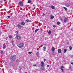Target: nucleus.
Segmentation results:
<instances>
[{
  "label": "nucleus",
  "instance_id": "1",
  "mask_svg": "<svg viewBox=\"0 0 73 73\" xmlns=\"http://www.w3.org/2000/svg\"><path fill=\"white\" fill-rule=\"evenodd\" d=\"M10 59L11 61H15L16 59V56H11Z\"/></svg>",
  "mask_w": 73,
  "mask_h": 73
},
{
  "label": "nucleus",
  "instance_id": "2",
  "mask_svg": "<svg viewBox=\"0 0 73 73\" xmlns=\"http://www.w3.org/2000/svg\"><path fill=\"white\" fill-rule=\"evenodd\" d=\"M16 37L18 40H19L21 38V36L18 35H16Z\"/></svg>",
  "mask_w": 73,
  "mask_h": 73
},
{
  "label": "nucleus",
  "instance_id": "3",
  "mask_svg": "<svg viewBox=\"0 0 73 73\" xmlns=\"http://www.w3.org/2000/svg\"><path fill=\"white\" fill-rule=\"evenodd\" d=\"M20 6H21V7H24V5L23 4V2L21 1H20L18 4Z\"/></svg>",
  "mask_w": 73,
  "mask_h": 73
},
{
  "label": "nucleus",
  "instance_id": "4",
  "mask_svg": "<svg viewBox=\"0 0 73 73\" xmlns=\"http://www.w3.org/2000/svg\"><path fill=\"white\" fill-rule=\"evenodd\" d=\"M41 64V66L42 67H44V66H45V65H44V62L43 61H42Z\"/></svg>",
  "mask_w": 73,
  "mask_h": 73
},
{
  "label": "nucleus",
  "instance_id": "5",
  "mask_svg": "<svg viewBox=\"0 0 73 73\" xmlns=\"http://www.w3.org/2000/svg\"><path fill=\"white\" fill-rule=\"evenodd\" d=\"M54 18V16H53L52 15H51L50 16V20H52V19H53Z\"/></svg>",
  "mask_w": 73,
  "mask_h": 73
},
{
  "label": "nucleus",
  "instance_id": "6",
  "mask_svg": "<svg viewBox=\"0 0 73 73\" xmlns=\"http://www.w3.org/2000/svg\"><path fill=\"white\" fill-rule=\"evenodd\" d=\"M68 21V19L66 18H65L64 20V23H66Z\"/></svg>",
  "mask_w": 73,
  "mask_h": 73
},
{
  "label": "nucleus",
  "instance_id": "7",
  "mask_svg": "<svg viewBox=\"0 0 73 73\" xmlns=\"http://www.w3.org/2000/svg\"><path fill=\"white\" fill-rule=\"evenodd\" d=\"M64 68V66H61L60 68L62 72H64V69H63Z\"/></svg>",
  "mask_w": 73,
  "mask_h": 73
},
{
  "label": "nucleus",
  "instance_id": "8",
  "mask_svg": "<svg viewBox=\"0 0 73 73\" xmlns=\"http://www.w3.org/2000/svg\"><path fill=\"white\" fill-rule=\"evenodd\" d=\"M21 25L22 26H24L25 25V22H22L21 23Z\"/></svg>",
  "mask_w": 73,
  "mask_h": 73
},
{
  "label": "nucleus",
  "instance_id": "9",
  "mask_svg": "<svg viewBox=\"0 0 73 73\" xmlns=\"http://www.w3.org/2000/svg\"><path fill=\"white\" fill-rule=\"evenodd\" d=\"M17 26L19 28V29H21V28L22 26L21 25L18 24L17 25Z\"/></svg>",
  "mask_w": 73,
  "mask_h": 73
},
{
  "label": "nucleus",
  "instance_id": "10",
  "mask_svg": "<svg viewBox=\"0 0 73 73\" xmlns=\"http://www.w3.org/2000/svg\"><path fill=\"white\" fill-rule=\"evenodd\" d=\"M70 3H67L66 5V7H69V6H70Z\"/></svg>",
  "mask_w": 73,
  "mask_h": 73
},
{
  "label": "nucleus",
  "instance_id": "11",
  "mask_svg": "<svg viewBox=\"0 0 73 73\" xmlns=\"http://www.w3.org/2000/svg\"><path fill=\"white\" fill-rule=\"evenodd\" d=\"M26 22H27V23H31V20H29L28 19H27L26 20Z\"/></svg>",
  "mask_w": 73,
  "mask_h": 73
},
{
  "label": "nucleus",
  "instance_id": "12",
  "mask_svg": "<svg viewBox=\"0 0 73 73\" xmlns=\"http://www.w3.org/2000/svg\"><path fill=\"white\" fill-rule=\"evenodd\" d=\"M58 53H61V49H58Z\"/></svg>",
  "mask_w": 73,
  "mask_h": 73
},
{
  "label": "nucleus",
  "instance_id": "13",
  "mask_svg": "<svg viewBox=\"0 0 73 73\" xmlns=\"http://www.w3.org/2000/svg\"><path fill=\"white\" fill-rule=\"evenodd\" d=\"M55 50V48L54 47H52L51 48V50L52 52H54V51Z\"/></svg>",
  "mask_w": 73,
  "mask_h": 73
},
{
  "label": "nucleus",
  "instance_id": "14",
  "mask_svg": "<svg viewBox=\"0 0 73 73\" xmlns=\"http://www.w3.org/2000/svg\"><path fill=\"white\" fill-rule=\"evenodd\" d=\"M51 7L53 9H55V7L54 6H51Z\"/></svg>",
  "mask_w": 73,
  "mask_h": 73
},
{
  "label": "nucleus",
  "instance_id": "15",
  "mask_svg": "<svg viewBox=\"0 0 73 73\" xmlns=\"http://www.w3.org/2000/svg\"><path fill=\"white\" fill-rule=\"evenodd\" d=\"M63 8H64V9L65 10V11H68V9H67L66 7H64Z\"/></svg>",
  "mask_w": 73,
  "mask_h": 73
},
{
  "label": "nucleus",
  "instance_id": "16",
  "mask_svg": "<svg viewBox=\"0 0 73 73\" xmlns=\"http://www.w3.org/2000/svg\"><path fill=\"white\" fill-rule=\"evenodd\" d=\"M23 45L24 44H23V43H21L19 45V46H23Z\"/></svg>",
  "mask_w": 73,
  "mask_h": 73
},
{
  "label": "nucleus",
  "instance_id": "17",
  "mask_svg": "<svg viewBox=\"0 0 73 73\" xmlns=\"http://www.w3.org/2000/svg\"><path fill=\"white\" fill-rule=\"evenodd\" d=\"M44 51H45L46 50V47L45 46H44L43 47Z\"/></svg>",
  "mask_w": 73,
  "mask_h": 73
},
{
  "label": "nucleus",
  "instance_id": "18",
  "mask_svg": "<svg viewBox=\"0 0 73 73\" xmlns=\"http://www.w3.org/2000/svg\"><path fill=\"white\" fill-rule=\"evenodd\" d=\"M38 30H39V29H36L35 30V33H37V31H38Z\"/></svg>",
  "mask_w": 73,
  "mask_h": 73
},
{
  "label": "nucleus",
  "instance_id": "19",
  "mask_svg": "<svg viewBox=\"0 0 73 73\" xmlns=\"http://www.w3.org/2000/svg\"><path fill=\"white\" fill-rule=\"evenodd\" d=\"M66 51H67V49H65L64 50V53H66Z\"/></svg>",
  "mask_w": 73,
  "mask_h": 73
},
{
  "label": "nucleus",
  "instance_id": "20",
  "mask_svg": "<svg viewBox=\"0 0 73 73\" xmlns=\"http://www.w3.org/2000/svg\"><path fill=\"white\" fill-rule=\"evenodd\" d=\"M69 48L70 50H72V47L71 46H70Z\"/></svg>",
  "mask_w": 73,
  "mask_h": 73
},
{
  "label": "nucleus",
  "instance_id": "21",
  "mask_svg": "<svg viewBox=\"0 0 73 73\" xmlns=\"http://www.w3.org/2000/svg\"><path fill=\"white\" fill-rule=\"evenodd\" d=\"M57 24L58 25H59L60 24V22H57Z\"/></svg>",
  "mask_w": 73,
  "mask_h": 73
},
{
  "label": "nucleus",
  "instance_id": "22",
  "mask_svg": "<svg viewBox=\"0 0 73 73\" xmlns=\"http://www.w3.org/2000/svg\"><path fill=\"white\" fill-rule=\"evenodd\" d=\"M7 48V47L6 46H4L3 47V49H5V48Z\"/></svg>",
  "mask_w": 73,
  "mask_h": 73
},
{
  "label": "nucleus",
  "instance_id": "23",
  "mask_svg": "<svg viewBox=\"0 0 73 73\" xmlns=\"http://www.w3.org/2000/svg\"><path fill=\"white\" fill-rule=\"evenodd\" d=\"M23 46H18V47L19 48H23Z\"/></svg>",
  "mask_w": 73,
  "mask_h": 73
},
{
  "label": "nucleus",
  "instance_id": "24",
  "mask_svg": "<svg viewBox=\"0 0 73 73\" xmlns=\"http://www.w3.org/2000/svg\"><path fill=\"white\" fill-rule=\"evenodd\" d=\"M40 68L41 69H42V70H44V67Z\"/></svg>",
  "mask_w": 73,
  "mask_h": 73
},
{
  "label": "nucleus",
  "instance_id": "25",
  "mask_svg": "<svg viewBox=\"0 0 73 73\" xmlns=\"http://www.w3.org/2000/svg\"><path fill=\"white\" fill-rule=\"evenodd\" d=\"M42 16L43 17H44V16H45V14L44 13H43Z\"/></svg>",
  "mask_w": 73,
  "mask_h": 73
},
{
  "label": "nucleus",
  "instance_id": "26",
  "mask_svg": "<svg viewBox=\"0 0 73 73\" xmlns=\"http://www.w3.org/2000/svg\"><path fill=\"white\" fill-rule=\"evenodd\" d=\"M9 38H12V36L10 35L9 36Z\"/></svg>",
  "mask_w": 73,
  "mask_h": 73
},
{
  "label": "nucleus",
  "instance_id": "27",
  "mask_svg": "<svg viewBox=\"0 0 73 73\" xmlns=\"http://www.w3.org/2000/svg\"><path fill=\"white\" fill-rule=\"evenodd\" d=\"M31 0H29L28 1V3H29V4L31 3Z\"/></svg>",
  "mask_w": 73,
  "mask_h": 73
},
{
  "label": "nucleus",
  "instance_id": "28",
  "mask_svg": "<svg viewBox=\"0 0 73 73\" xmlns=\"http://www.w3.org/2000/svg\"><path fill=\"white\" fill-rule=\"evenodd\" d=\"M1 54H3V51L1 50Z\"/></svg>",
  "mask_w": 73,
  "mask_h": 73
},
{
  "label": "nucleus",
  "instance_id": "29",
  "mask_svg": "<svg viewBox=\"0 0 73 73\" xmlns=\"http://www.w3.org/2000/svg\"><path fill=\"white\" fill-rule=\"evenodd\" d=\"M48 33H51V31L50 30L49 31Z\"/></svg>",
  "mask_w": 73,
  "mask_h": 73
},
{
  "label": "nucleus",
  "instance_id": "30",
  "mask_svg": "<svg viewBox=\"0 0 73 73\" xmlns=\"http://www.w3.org/2000/svg\"><path fill=\"white\" fill-rule=\"evenodd\" d=\"M49 64H48L47 65V68H49Z\"/></svg>",
  "mask_w": 73,
  "mask_h": 73
},
{
  "label": "nucleus",
  "instance_id": "31",
  "mask_svg": "<svg viewBox=\"0 0 73 73\" xmlns=\"http://www.w3.org/2000/svg\"><path fill=\"white\" fill-rule=\"evenodd\" d=\"M13 45V46H15V44L14 43H12Z\"/></svg>",
  "mask_w": 73,
  "mask_h": 73
},
{
  "label": "nucleus",
  "instance_id": "32",
  "mask_svg": "<svg viewBox=\"0 0 73 73\" xmlns=\"http://www.w3.org/2000/svg\"><path fill=\"white\" fill-rule=\"evenodd\" d=\"M32 53V52H29V54H31Z\"/></svg>",
  "mask_w": 73,
  "mask_h": 73
},
{
  "label": "nucleus",
  "instance_id": "33",
  "mask_svg": "<svg viewBox=\"0 0 73 73\" xmlns=\"http://www.w3.org/2000/svg\"><path fill=\"white\" fill-rule=\"evenodd\" d=\"M43 60H44V62H45V61H46V59H43Z\"/></svg>",
  "mask_w": 73,
  "mask_h": 73
},
{
  "label": "nucleus",
  "instance_id": "34",
  "mask_svg": "<svg viewBox=\"0 0 73 73\" xmlns=\"http://www.w3.org/2000/svg\"><path fill=\"white\" fill-rule=\"evenodd\" d=\"M15 33H19V32L18 31H15Z\"/></svg>",
  "mask_w": 73,
  "mask_h": 73
},
{
  "label": "nucleus",
  "instance_id": "35",
  "mask_svg": "<svg viewBox=\"0 0 73 73\" xmlns=\"http://www.w3.org/2000/svg\"><path fill=\"white\" fill-rule=\"evenodd\" d=\"M53 27H54V28H56V25H53Z\"/></svg>",
  "mask_w": 73,
  "mask_h": 73
},
{
  "label": "nucleus",
  "instance_id": "36",
  "mask_svg": "<svg viewBox=\"0 0 73 73\" xmlns=\"http://www.w3.org/2000/svg\"><path fill=\"white\" fill-rule=\"evenodd\" d=\"M19 60H16V62H19Z\"/></svg>",
  "mask_w": 73,
  "mask_h": 73
},
{
  "label": "nucleus",
  "instance_id": "37",
  "mask_svg": "<svg viewBox=\"0 0 73 73\" xmlns=\"http://www.w3.org/2000/svg\"><path fill=\"white\" fill-rule=\"evenodd\" d=\"M67 44H69V42H67Z\"/></svg>",
  "mask_w": 73,
  "mask_h": 73
},
{
  "label": "nucleus",
  "instance_id": "38",
  "mask_svg": "<svg viewBox=\"0 0 73 73\" xmlns=\"http://www.w3.org/2000/svg\"><path fill=\"white\" fill-rule=\"evenodd\" d=\"M8 18H10L11 17V16H9L7 17Z\"/></svg>",
  "mask_w": 73,
  "mask_h": 73
},
{
  "label": "nucleus",
  "instance_id": "39",
  "mask_svg": "<svg viewBox=\"0 0 73 73\" xmlns=\"http://www.w3.org/2000/svg\"><path fill=\"white\" fill-rule=\"evenodd\" d=\"M33 66H36V64H34Z\"/></svg>",
  "mask_w": 73,
  "mask_h": 73
},
{
  "label": "nucleus",
  "instance_id": "40",
  "mask_svg": "<svg viewBox=\"0 0 73 73\" xmlns=\"http://www.w3.org/2000/svg\"><path fill=\"white\" fill-rule=\"evenodd\" d=\"M36 54H38V52H37Z\"/></svg>",
  "mask_w": 73,
  "mask_h": 73
},
{
  "label": "nucleus",
  "instance_id": "41",
  "mask_svg": "<svg viewBox=\"0 0 73 73\" xmlns=\"http://www.w3.org/2000/svg\"><path fill=\"white\" fill-rule=\"evenodd\" d=\"M60 20H61V21H62V19H61H61H60Z\"/></svg>",
  "mask_w": 73,
  "mask_h": 73
},
{
  "label": "nucleus",
  "instance_id": "42",
  "mask_svg": "<svg viewBox=\"0 0 73 73\" xmlns=\"http://www.w3.org/2000/svg\"><path fill=\"white\" fill-rule=\"evenodd\" d=\"M51 12H52V11H49L50 13Z\"/></svg>",
  "mask_w": 73,
  "mask_h": 73
},
{
  "label": "nucleus",
  "instance_id": "43",
  "mask_svg": "<svg viewBox=\"0 0 73 73\" xmlns=\"http://www.w3.org/2000/svg\"><path fill=\"white\" fill-rule=\"evenodd\" d=\"M71 64H72V65H73V62H72V63H71Z\"/></svg>",
  "mask_w": 73,
  "mask_h": 73
},
{
  "label": "nucleus",
  "instance_id": "44",
  "mask_svg": "<svg viewBox=\"0 0 73 73\" xmlns=\"http://www.w3.org/2000/svg\"><path fill=\"white\" fill-rule=\"evenodd\" d=\"M1 31H0V35H1Z\"/></svg>",
  "mask_w": 73,
  "mask_h": 73
},
{
  "label": "nucleus",
  "instance_id": "45",
  "mask_svg": "<svg viewBox=\"0 0 73 73\" xmlns=\"http://www.w3.org/2000/svg\"><path fill=\"white\" fill-rule=\"evenodd\" d=\"M31 60H33V59H31Z\"/></svg>",
  "mask_w": 73,
  "mask_h": 73
},
{
  "label": "nucleus",
  "instance_id": "46",
  "mask_svg": "<svg viewBox=\"0 0 73 73\" xmlns=\"http://www.w3.org/2000/svg\"><path fill=\"white\" fill-rule=\"evenodd\" d=\"M6 38H8V37H6Z\"/></svg>",
  "mask_w": 73,
  "mask_h": 73
},
{
  "label": "nucleus",
  "instance_id": "47",
  "mask_svg": "<svg viewBox=\"0 0 73 73\" xmlns=\"http://www.w3.org/2000/svg\"><path fill=\"white\" fill-rule=\"evenodd\" d=\"M3 0V1H5V0Z\"/></svg>",
  "mask_w": 73,
  "mask_h": 73
},
{
  "label": "nucleus",
  "instance_id": "48",
  "mask_svg": "<svg viewBox=\"0 0 73 73\" xmlns=\"http://www.w3.org/2000/svg\"><path fill=\"white\" fill-rule=\"evenodd\" d=\"M42 46H41V47H42Z\"/></svg>",
  "mask_w": 73,
  "mask_h": 73
},
{
  "label": "nucleus",
  "instance_id": "49",
  "mask_svg": "<svg viewBox=\"0 0 73 73\" xmlns=\"http://www.w3.org/2000/svg\"><path fill=\"white\" fill-rule=\"evenodd\" d=\"M41 46H42V45H41Z\"/></svg>",
  "mask_w": 73,
  "mask_h": 73
},
{
  "label": "nucleus",
  "instance_id": "50",
  "mask_svg": "<svg viewBox=\"0 0 73 73\" xmlns=\"http://www.w3.org/2000/svg\"><path fill=\"white\" fill-rule=\"evenodd\" d=\"M19 68H20V67H19Z\"/></svg>",
  "mask_w": 73,
  "mask_h": 73
},
{
  "label": "nucleus",
  "instance_id": "51",
  "mask_svg": "<svg viewBox=\"0 0 73 73\" xmlns=\"http://www.w3.org/2000/svg\"><path fill=\"white\" fill-rule=\"evenodd\" d=\"M5 46H6L5 45Z\"/></svg>",
  "mask_w": 73,
  "mask_h": 73
}]
</instances>
